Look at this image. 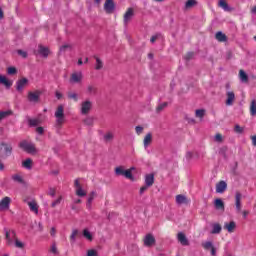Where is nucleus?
Segmentation results:
<instances>
[{
    "instance_id": "nucleus-16",
    "label": "nucleus",
    "mask_w": 256,
    "mask_h": 256,
    "mask_svg": "<svg viewBox=\"0 0 256 256\" xmlns=\"http://www.w3.org/2000/svg\"><path fill=\"white\" fill-rule=\"evenodd\" d=\"M227 190V182L221 180L216 184V193H225Z\"/></svg>"
},
{
    "instance_id": "nucleus-30",
    "label": "nucleus",
    "mask_w": 256,
    "mask_h": 256,
    "mask_svg": "<svg viewBox=\"0 0 256 256\" xmlns=\"http://www.w3.org/2000/svg\"><path fill=\"white\" fill-rule=\"evenodd\" d=\"M2 147H4V153L6 157H9L11 153H13V146L7 143H2Z\"/></svg>"
},
{
    "instance_id": "nucleus-1",
    "label": "nucleus",
    "mask_w": 256,
    "mask_h": 256,
    "mask_svg": "<svg viewBox=\"0 0 256 256\" xmlns=\"http://www.w3.org/2000/svg\"><path fill=\"white\" fill-rule=\"evenodd\" d=\"M4 233H5V239H6V245L8 247H16V249H24L25 244L20 241V239L17 237V232L13 229H7L4 228Z\"/></svg>"
},
{
    "instance_id": "nucleus-52",
    "label": "nucleus",
    "mask_w": 256,
    "mask_h": 256,
    "mask_svg": "<svg viewBox=\"0 0 256 256\" xmlns=\"http://www.w3.org/2000/svg\"><path fill=\"white\" fill-rule=\"evenodd\" d=\"M77 235H79V230H73L72 234L70 235L71 241H75V237H77Z\"/></svg>"
},
{
    "instance_id": "nucleus-50",
    "label": "nucleus",
    "mask_w": 256,
    "mask_h": 256,
    "mask_svg": "<svg viewBox=\"0 0 256 256\" xmlns=\"http://www.w3.org/2000/svg\"><path fill=\"white\" fill-rule=\"evenodd\" d=\"M68 99H73V101H78L77 93H68Z\"/></svg>"
},
{
    "instance_id": "nucleus-22",
    "label": "nucleus",
    "mask_w": 256,
    "mask_h": 256,
    "mask_svg": "<svg viewBox=\"0 0 256 256\" xmlns=\"http://www.w3.org/2000/svg\"><path fill=\"white\" fill-rule=\"evenodd\" d=\"M218 7H221V9H223L224 11H228V12L233 11V8L229 7L227 0H219Z\"/></svg>"
},
{
    "instance_id": "nucleus-31",
    "label": "nucleus",
    "mask_w": 256,
    "mask_h": 256,
    "mask_svg": "<svg viewBox=\"0 0 256 256\" xmlns=\"http://www.w3.org/2000/svg\"><path fill=\"white\" fill-rule=\"evenodd\" d=\"M215 39L220 43H225L227 41V35L223 34V32L219 31L215 35Z\"/></svg>"
},
{
    "instance_id": "nucleus-58",
    "label": "nucleus",
    "mask_w": 256,
    "mask_h": 256,
    "mask_svg": "<svg viewBox=\"0 0 256 256\" xmlns=\"http://www.w3.org/2000/svg\"><path fill=\"white\" fill-rule=\"evenodd\" d=\"M87 256H97V251H95V250H88Z\"/></svg>"
},
{
    "instance_id": "nucleus-56",
    "label": "nucleus",
    "mask_w": 256,
    "mask_h": 256,
    "mask_svg": "<svg viewBox=\"0 0 256 256\" xmlns=\"http://www.w3.org/2000/svg\"><path fill=\"white\" fill-rule=\"evenodd\" d=\"M149 189V186H147V184H145L144 186H142L140 188V195H143L145 193V191H147Z\"/></svg>"
},
{
    "instance_id": "nucleus-60",
    "label": "nucleus",
    "mask_w": 256,
    "mask_h": 256,
    "mask_svg": "<svg viewBox=\"0 0 256 256\" xmlns=\"http://www.w3.org/2000/svg\"><path fill=\"white\" fill-rule=\"evenodd\" d=\"M56 234H57V230L55 229V227H52L50 230L51 237H55Z\"/></svg>"
},
{
    "instance_id": "nucleus-29",
    "label": "nucleus",
    "mask_w": 256,
    "mask_h": 256,
    "mask_svg": "<svg viewBox=\"0 0 256 256\" xmlns=\"http://www.w3.org/2000/svg\"><path fill=\"white\" fill-rule=\"evenodd\" d=\"M95 197H97V192L96 191L90 192L88 196L87 204H86V207L88 209H91V204L93 203V199H95Z\"/></svg>"
},
{
    "instance_id": "nucleus-3",
    "label": "nucleus",
    "mask_w": 256,
    "mask_h": 256,
    "mask_svg": "<svg viewBox=\"0 0 256 256\" xmlns=\"http://www.w3.org/2000/svg\"><path fill=\"white\" fill-rule=\"evenodd\" d=\"M20 149H23L26 153L35 154L37 153V148H35V144L28 142L27 140H23L19 143Z\"/></svg>"
},
{
    "instance_id": "nucleus-19",
    "label": "nucleus",
    "mask_w": 256,
    "mask_h": 256,
    "mask_svg": "<svg viewBox=\"0 0 256 256\" xmlns=\"http://www.w3.org/2000/svg\"><path fill=\"white\" fill-rule=\"evenodd\" d=\"M177 239H178L179 243H181V245H183V246L189 245V240L187 239V236H185V234L183 232L178 233Z\"/></svg>"
},
{
    "instance_id": "nucleus-5",
    "label": "nucleus",
    "mask_w": 256,
    "mask_h": 256,
    "mask_svg": "<svg viewBox=\"0 0 256 256\" xmlns=\"http://www.w3.org/2000/svg\"><path fill=\"white\" fill-rule=\"evenodd\" d=\"M41 95H42V92L39 91V90H36V91H29L28 92V96H27V99L30 103H39L40 99H41Z\"/></svg>"
},
{
    "instance_id": "nucleus-21",
    "label": "nucleus",
    "mask_w": 256,
    "mask_h": 256,
    "mask_svg": "<svg viewBox=\"0 0 256 256\" xmlns=\"http://www.w3.org/2000/svg\"><path fill=\"white\" fill-rule=\"evenodd\" d=\"M155 183V175L153 174H147L145 176V185L147 187H153V184Z\"/></svg>"
},
{
    "instance_id": "nucleus-18",
    "label": "nucleus",
    "mask_w": 256,
    "mask_h": 256,
    "mask_svg": "<svg viewBox=\"0 0 256 256\" xmlns=\"http://www.w3.org/2000/svg\"><path fill=\"white\" fill-rule=\"evenodd\" d=\"M151 143H153V134H151V132L147 133L143 139V145L144 148L147 149V147H149V145H151Z\"/></svg>"
},
{
    "instance_id": "nucleus-28",
    "label": "nucleus",
    "mask_w": 256,
    "mask_h": 256,
    "mask_svg": "<svg viewBox=\"0 0 256 256\" xmlns=\"http://www.w3.org/2000/svg\"><path fill=\"white\" fill-rule=\"evenodd\" d=\"M214 205H215L216 209H219L221 211H225V202H223V200H221V198H217L214 201Z\"/></svg>"
},
{
    "instance_id": "nucleus-46",
    "label": "nucleus",
    "mask_w": 256,
    "mask_h": 256,
    "mask_svg": "<svg viewBox=\"0 0 256 256\" xmlns=\"http://www.w3.org/2000/svg\"><path fill=\"white\" fill-rule=\"evenodd\" d=\"M194 56H195L194 52H188L184 55V59L185 61H191V59H193Z\"/></svg>"
},
{
    "instance_id": "nucleus-59",
    "label": "nucleus",
    "mask_w": 256,
    "mask_h": 256,
    "mask_svg": "<svg viewBox=\"0 0 256 256\" xmlns=\"http://www.w3.org/2000/svg\"><path fill=\"white\" fill-rule=\"evenodd\" d=\"M36 131H37V133L39 134V135H43V133L45 132V130L43 129V127H37L36 128Z\"/></svg>"
},
{
    "instance_id": "nucleus-8",
    "label": "nucleus",
    "mask_w": 256,
    "mask_h": 256,
    "mask_svg": "<svg viewBox=\"0 0 256 256\" xmlns=\"http://www.w3.org/2000/svg\"><path fill=\"white\" fill-rule=\"evenodd\" d=\"M28 83H29V80L27 78L19 79L16 82V91H19L20 93H22L23 89L27 87Z\"/></svg>"
},
{
    "instance_id": "nucleus-55",
    "label": "nucleus",
    "mask_w": 256,
    "mask_h": 256,
    "mask_svg": "<svg viewBox=\"0 0 256 256\" xmlns=\"http://www.w3.org/2000/svg\"><path fill=\"white\" fill-rule=\"evenodd\" d=\"M51 253H53L54 255H57L59 253V251L57 250V245L56 244H53L51 246V249H50Z\"/></svg>"
},
{
    "instance_id": "nucleus-51",
    "label": "nucleus",
    "mask_w": 256,
    "mask_h": 256,
    "mask_svg": "<svg viewBox=\"0 0 256 256\" xmlns=\"http://www.w3.org/2000/svg\"><path fill=\"white\" fill-rule=\"evenodd\" d=\"M144 129H145V128H143L142 126H136V127H135L136 134H137V135H142Z\"/></svg>"
},
{
    "instance_id": "nucleus-4",
    "label": "nucleus",
    "mask_w": 256,
    "mask_h": 256,
    "mask_svg": "<svg viewBox=\"0 0 256 256\" xmlns=\"http://www.w3.org/2000/svg\"><path fill=\"white\" fill-rule=\"evenodd\" d=\"M133 169L135 168H130L128 170H125V168H123V166H118L115 168V174L118 176H123L126 177V179H133Z\"/></svg>"
},
{
    "instance_id": "nucleus-33",
    "label": "nucleus",
    "mask_w": 256,
    "mask_h": 256,
    "mask_svg": "<svg viewBox=\"0 0 256 256\" xmlns=\"http://www.w3.org/2000/svg\"><path fill=\"white\" fill-rule=\"evenodd\" d=\"M11 115H13L12 110L0 111V121H3V119H7V117H11Z\"/></svg>"
},
{
    "instance_id": "nucleus-26",
    "label": "nucleus",
    "mask_w": 256,
    "mask_h": 256,
    "mask_svg": "<svg viewBox=\"0 0 256 256\" xmlns=\"http://www.w3.org/2000/svg\"><path fill=\"white\" fill-rule=\"evenodd\" d=\"M223 230V227H221V224L219 223H214L212 225V235H219V233H221V231Z\"/></svg>"
},
{
    "instance_id": "nucleus-15",
    "label": "nucleus",
    "mask_w": 256,
    "mask_h": 256,
    "mask_svg": "<svg viewBox=\"0 0 256 256\" xmlns=\"http://www.w3.org/2000/svg\"><path fill=\"white\" fill-rule=\"evenodd\" d=\"M243 198V195L241 192H236L235 194V205H236V210L237 213H241V199Z\"/></svg>"
},
{
    "instance_id": "nucleus-42",
    "label": "nucleus",
    "mask_w": 256,
    "mask_h": 256,
    "mask_svg": "<svg viewBox=\"0 0 256 256\" xmlns=\"http://www.w3.org/2000/svg\"><path fill=\"white\" fill-rule=\"evenodd\" d=\"M83 235L86 239H88V241H93V235H91V232H89V230L84 229Z\"/></svg>"
},
{
    "instance_id": "nucleus-6",
    "label": "nucleus",
    "mask_w": 256,
    "mask_h": 256,
    "mask_svg": "<svg viewBox=\"0 0 256 256\" xmlns=\"http://www.w3.org/2000/svg\"><path fill=\"white\" fill-rule=\"evenodd\" d=\"M133 17H135V9L130 7L124 13V16H123L124 25H129V23L131 22V19H133Z\"/></svg>"
},
{
    "instance_id": "nucleus-32",
    "label": "nucleus",
    "mask_w": 256,
    "mask_h": 256,
    "mask_svg": "<svg viewBox=\"0 0 256 256\" xmlns=\"http://www.w3.org/2000/svg\"><path fill=\"white\" fill-rule=\"evenodd\" d=\"M12 180L15 183H20L21 185L25 184V180L23 179V176H21V174H14V175H12Z\"/></svg>"
},
{
    "instance_id": "nucleus-38",
    "label": "nucleus",
    "mask_w": 256,
    "mask_h": 256,
    "mask_svg": "<svg viewBox=\"0 0 256 256\" xmlns=\"http://www.w3.org/2000/svg\"><path fill=\"white\" fill-rule=\"evenodd\" d=\"M195 5H197V0H188L185 3V9H193V7H195Z\"/></svg>"
},
{
    "instance_id": "nucleus-41",
    "label": "nucleus",
    "mask_w": 256,
    "mask_h": 256,
    "mask_svg": "<svg viewBox=\"0 0 256 256\" xmlns=\"http://www.w3.org/2000/svg\"><path fill=\"white\" fill-rule=\"evenodd\" d=\"M76 195L78 197H85L87 195V192H85V190H83V187H79L76 189Z\"/></svg>"
},
{
    "instance_id": "nucleus-35",
    "label": "nucleus",
    "mask_w": 256,
    "mask_h": 256,
    "mask_svg": "<svg viewBox=\"0 0 256 256\" xmlns=\"http://www.w3.org/2000/svg\"><path fill=\"white\" fill-rule=\"evenodd\" d=\"M22 167H24V169H31V167H33V160L31 158L26 159L22 162Z\"/></svg>"
},
{
    "instance_id": "nucleus-10",
    "label": "nucleus",
    "mask_w": 256,
    "mask_h": 256,
    "mask_svg": "<svg viewBox=\"0 0 256 256\" xmlns=\"http://www.w3.org/2000/svg\"><path fill=\"white\" fill-rule=\"evenodd\" d=\"M156 240H155V236H153L152 234H147L144 238V245L145 247H153V245H155Z\"/></svg>"
},
{
    "instance_id": "nucleus-40",
    "label": "nucleus",
    "mask_w": 256,
    "mask_h": 256,
    "mask_svg": "<svg viewBox=\"0 0 256 256\" xmlns=\"http://www.w3.org/2000/svg\"><path fill=\"white\" fill-rule=\"evenodd\" d=\"M167 105H169V103H167V102H164V103L159 104V105L156 107V113H161V111H163L164 109H166Z\"/></svg>"
},
{
    "instance_id": "nucleus-44",
    "label": "nucleus",
    "mask_w": 256,
    "mask_h": 256,
    "mask_svg": "<svg viewBox=\"0 0 256 256\" xmlns=\"http://www.w3.org/2000/svg\"><path fill=\"white\" fill-rule=\"evenodd\" d=\"M95 119L93 117H88L84 119V124L88 125L89 127L93 126Z\"/></svg>"
},
{
    "instance_id": "nucleus-36",
    "label": "nucleus",
    "mask_w": 256,
    "mask_h": 256,
    "mask_svg": "<svg viewBox=\"0 0 256 256\" xmlns=\"http://www.w3.org/2000/svg\"><path fill=\"white\" fill-rule=\"evenodd\" d=\"M94 59L96 60V65H95L96 71H100V69H103V61H101V58L94 56Z\"/></svg>"
},
{
    "instance_id": "nucleus-27",
    "label": "nucleus",
    "mask_w": 256,
    "mask_h": 256,
    "mask_svg": "<svg viewBox=\"0 0 256 256\" xmlns=\"http://www.w3.org/2000/svg\"><path fill=\"white\" fill-rule=\"evenodd\" d=\"M239 79L242 83H249V76L245 72V70L241 69L239 71Z\"/></svg>"
},
{
    "instance_id": "nucleus-48",
    "label": "nucleus",
    "mask_w": 256,
    "mask_h": 256,
    "mask_svg": "<svg viewBox=\"0 0 256 256\" xmlns=\"http://www.w3.org/2000/svg\"><path fill=\"white\" fill-rule=\"evenodd\" d=\"M7 73H8V75H16V74H17V68H15V67H9V68L7 69Z\"/></svg>"
},
{
    "instance_id": "nucleus-43",
    "label": "nucleus",
    "mask_w": 256,
    "mask_h": 256,
    "mask_svg": "<svg viewBox=\"0 0 256 256\" xmlns=\"http://www.w3.org/2000/svg\"><path fill=\"white\" fill-rule=\"evenodd\" d=\"M87 91L90 95H95V93H97V87H95L94 85H88Z\"/></svg>"
},
{
    "instance_id": "nucleus-34",
    "label": "nucleus",
    "mask_w": 256,
    "mask_h": 256,
    "mask_svg": "<svg viewBox=\"0 0 256 256\" xmlns=\"http://www.w3.org/2000/svg\"><path fill=\"white\" fill-rule=\"evenodd\" d=\"M73 49V45L71 44H63L59 48V53H66V51H71Z\"/></svg>"
},
{
    "instance_id": "nucleus-62",
    "label": "nucleus",
    "mask_w": 256,
    "mask_h": 256,
    "mask_svg": "<svg viewBox=\"0 0 256 256\" xmlns=\"http://www.w3.org/2000/svg\"><path fill=\"white\" fill-rule=\"evenodd\" d=\"M74 187L76 188V189H79V187H81V184L79 183V180H75L74 181Z\"/></svg>"
},
{
    "instance_id": "nucleus-9",
    "label": "nucleus",
    "mask_w": 256,
    "mask_h": 256,
    "mask_svg": "<svg viewBox=\"0 0 256 256\" xmlns=\"http://www.w3.org/2000/svg\"><path fill=\"white\" fill-rule=\"evenodd\" d=\"M176 203L177 205H189V203H191V200H189L187 196L183 194H178L176 196Z\"/></svg>"
},
{
    "instance_id": "nucleus-23",
    "label": "nucleus",
    "mask_w": 256,
    "mask_h": 256,
    "mask_svg": "<svg viewBox=\"0 0 256 256\" xmlns=\"http://www.w3.org/2000/svg\"><path fill=\"white\" fill-rule=\"evenodd\" d=\"M38 52L40 53V55H42V57L45 58L49 57V53H51V51L43 45L38 46Z\"/></svg>"
},
{
    "instance_id": "nucleus-12",
    "label": "nucleus",
    "mask_w": 256,
    "mask_h": 256,
    "mask_svg": "<svg viewBox=\"0 0 256 256\" xmlns=\"http://www.w3.org/2000/svg\"><path fill=\"white\" fill-rule=\"evenodd\" d=\"M114 10L115 2H113V0H106L104 3V11H106V13H113Z\"/></svg>"
},
{
    "instance_id": "nucleus-63",
    "label": "nucleus",
    "mask_w": 256,
    "mask_h": 256,
    "mask_svg": "<svg viewBox=\"0 0 256 256\" xmlns=\"http://www.w3.org/2000/svg\"><path fill=\"white\" fill-rule=\"evenodd\" d=\"M55 95L57 99H63V94H61V92L56 91Z\"/></svg>"
},
{
    "instance_id": "nucleus-45",
    "label": "nucleus",
    "mask_w": 256,
    "mask_h": 256,
    "mask_svg": "<svg viewBox=\"0 0 256 256\" xmlns=\"http://www.w3.org/2000/svg\"><path fill=\"white\" fill-rule=\"evenodd\" d=\"M28 123L30 127H37L39 125V119H29Z\"/></svg>"
},
{
    "instance_id": "nucleus-2",
    "label": "nucleus",
    "mask_w": 256,
    "mask_h": 256,
    "mask_svg": "<svg viewBox=\"0 0 256 256\" xmlns=\"http://www.w3.org/2000/svg\"><path fill=\"white\" fill-rule=\"evenodd\" d=\"M56 117V125L57 127H61L65 123V108L63 105H59L55 112Z\"/></svg>"
},
{
    "instance_id": "nucleus-39",
    "label": "nucleus",
    "mask_w": 256,
    "mask_h": 256,
    "mask_svg": "<svg viewBox=\"0 0 256 256\" xmlns=\"http://www.w3.org/2000/svg\"><path fill=\"white\" fill-rule=\"evenodd\" d=\"M195 117L203 119L205 117V109H198L195 111Z\"/></svg>"
},
{
    "instance_id": "nucleus-53",
    "label": "nucleus",
    "mask_w": 256,
    "mask_h": 256,
    "mask_svg": "<svg viewBox=\"0 0 256 256\" xmlns=\"http://www.w3.org/2000/svg\"><path fill=\"white\" fill-rule=\"evenodd\" d=\"M18 55L22 57L23 59H27V52L23 50H17Z\"/></svg>"
},
{
    "instance_id": "nucleus-14",
    "label": "nucleus",
    "mask_w": 256,
    "mask_h": 256,
    "mask_svg": "<svg viewBox=\"0 0 256 256\" xmlns=\"http://www.w3.org/2000/svg\"><path fill=\"white\" fill-rule=\"evenodd\" d=\"M91 107H93V104H91V101L83 102L81 107L82 115H87V113L91 111Z\"/></svg>"
},
{
    "instance_id": "nucleus-47",
    "label": "nucleus",
    "mask_w": 256,
    "mask_h": 256,
    "mask_svg": "<svg viewBox=\"0 0 256 256\" xmlns=\"http://www.w3.org/2000/svg\"><path fill=\"white\" fill-rule=\"evenodd\" d=\"M216 143H223V135L221 133H217L214 137Z\"/></svg>"
},
{
    "instance_id": "nucleus-61",
    "label": "nucleus",
    "mask_w": 256,
    "mask_h": 256,
    "mask_svg": "<svg viewBox=\"0 0 256 256\" xmlns=\"http://www.w3.org/2000/svg\"><path fill=\"white\" fill-rule=\"evenodd\" d=\"M55 193H56L55 188H50V189H49V195H50L51 197H55Z\"/></svg>"
},
{
    "instance_id": "nucleus-25",
    "label": "nucleus",
    "mask_w": 256,
    "mask_h": 256,
    "mask_svg": "<svg viewBox=\"0 0 256 256\" xmlns=\"http://www.w3.org/2000/svg\"><path fill=\"white\" fill-rule=\"evenodd\" d=\"M113 139H115V133L111 131L106 132L103 136V140L105 141V143H111Z\"/></svg>"
},
{
    "instance_id": "nucleus-64",
    "label": "nucleus",
    "mask_w": 256,
    "mask_h": 256,
    "mask_svg": "<svg viewBox=\"0 0 256 256\" xmlns=\"http://www.w3.org/2000/svg\"><path fill=\"white\" fill-rule=\"evenodd\" d=\"M252 145L256 147V135L251 136Z\"/></svg>"
},
{
    "instance_id": "nucleus-24",
    "label": "nucleus",
    "mask_w": 256,
    "mask_h": 256,
    "mask_svg": "<svg viewBox=\"0 0 256 256\" xmlns=\"http://www.w3.org/2000/svg\"><path fill=\"white\" fill-rule=\"evenodd\" d=\"M28 206L30 208V211H32L33 213H35V215L39 214V205H37L36 201H31L28 202Z\"/></svg>"
},
{
    "instance_id": "nucleus-13",
    "label": "nucleus",
    "mask_w": 256,
    "mask_h": 256,
    "mask_svg": "<svg viewBox=\"0 0 256 256\" xmlns=\"http://www.w3.org/2000/svg\"><path fill=\"white\" fill-rule=\"evenodd\" d=\"M236 227H237V224L235 223V221H231V222L224 223L223 229L228 231V233H234Z\"/></svg>"
},
{
    "instance_id": "nucleus-20",
    "label": "nucleus",
    "mask_w": 256,
    "mask_h": 256,
    "mask_svg": "<svg viewBox=\"0 0 256 256\" xmlns=\"http://www.w3.org/2000/svg\"><path fill=\"white\" fill-rule=\"evenodd\" d=\"M11 205V198L6 196L0 201V209H9Z\"/></svg>"
},
{
    "instance_id": "nucleus-37",
    "label": "nucleus",
    "mask_w": 256,
    "mask_h": 256,
    "mask_svg": "<svg viewBox=\"0 0 256 256\" xmlns=\"http://www.w3.org/2000/svg\"><path fill=\"white\" fill-rule=\"evenodd\" d=\"M250 115H252V117L256 115V100H252L250 103Z\"/></svg>"
},
{
    "instance_id": "nucleus-17",
    "label": "nucleus",
    "mask_w": 256,
    "mask_h": 256,
    "mask_svg": "<svg viewBox=\"0 0 256 256\" xmlns=\"http://www.w3.org/2000/svg\"><path fill=\"white\" fill-rule=\"evenodd\" d=\"M0 85H4L6 89H9L13 86V81L8 80L6 76L0 75Z\"/></svg>"
},
{
    "instance_id": "nucleus-57",
    "label": "nucleus",
    "mask_w": 256,
    "mask_h": 256,
    "mask_svg": "<svg viewBox=\"0 0 256 256\" xmlns=\"http://www.w3.org/2000/svg\"><path fill=\"white\" fill-rule=\"evenodd\" d=\"M234 131L236 133H243V128H241V126H239V125H236L234 128Z\"/></svg>"
},
{
    "instance_id": "nucleus-54",
    "label": "nucleus",
    "mask_w": 256,
    "mask_h": 256,
    "mask_svg": "<svg viewBox=\"0 0 256 256\" xmlns=\"http://www.w3.org/2000/svg\"><path fill=\"white\" fill-rule=\"evenodd\" d=\"M63 198L60 196L58 199H56L54 202H52V207H57V205H60L61 204V200Z\"/></svg>"
},
{
    "instance_id": "nucleus-11",
    "label": "nucleus",
    "mask_w": 256,
    "mask_h": 256,
    "mask_svg": "<svg viewBox=\"0 0 256 256\" xmlns=\"http://www.w3.org/2000/svg\"><path fill=\"white\" fill-rule=\"evenodd\" d=\"M235 103V92L229 90L226 92V105L231 107Z\"/></svg>"
},
{
    "instance_id": "nucleus-49",
    "label": "nucleus",
    "mask_w": 256,
    "mask_h": 256,
    "mask_svg": "<svg viewBox=\"0 0 256 256\" xmlns=\"http://www.w3.org/2000/svg\"><path fill=\"white\" fill-rule=\"evenodd\" d=\"M203 249H213V243L212 242H204L202 244Z\"/></svg>"
},
{
    "instance_id": "nucleus-7",
    "label": "nucleus",
    "mask_w": 256,
    "mask_h": 256,
    "mask_svg": "<svg viewBox=\"0 0 256 256\" xmlns=\"http://www.w3.org/2000/svg\"><path fill=\"white\" fill-rule=\"evenodd\" d=\"M70 83H81L83 81V72H74L70 76Z\"/></svg>"
}]
</instances>
